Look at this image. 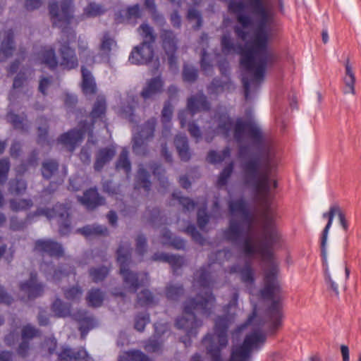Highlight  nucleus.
<instances>
[{"label": "nucleus", "mask_w": 361, "mask_h": 361, "mask_svg": "<svg viewBox=\"0 0 361 361\" xmlns=\"http://www.w3.org/2000/svg\"><path fill=\"white\" fill-rule=\"evenodd\" d=\"M173 114V107L170 102H166L164 104L161 112V122L163 124L162 136L167 138L170 134L171 130V119Z\"/></svg>", "instance_id": "nucleus-30"}, {"label": "nucleus", "mask_w": 361, "mask_h": 361, "mask_svg": "<svg viewBox=\"0 0 361 361\" xmlns=\"http://www.w3.org/2000/svg\"><path fill=\"white\" fill-rule=\"evenodd\" d=\"M164 81L160 76L149 80L141 92V96L145 100L153 99L163 90Z\"/></svg>", "instance_id": "nucleus-18"}, {"label": "nucleus", "mask_w": 361, "mask_h": 361, "mask_svg": "<svg viewBox=\"0 0 361 361\" xmlns=\"http://www.w3.org/2000/svg\"><path fill=\"white\" fill-rule=\"evenodd\" d=\"M116 42L108 34H104L101 40L100 54L91 59V62H108L109 60L110 52L116 47Z\"/></svg>", "instance_id": "nucleus-19"}, {"label": "nucleus", "mask_w": 361, "mask_h": 361, "mask_svg": "<svg viewBox=\"0 0 361 361\" xmlns=\"http://www.w3.org/2000/svg\"><path fill=\"white\" fill-rule=\"evenodd\" d=\"M228 209L231 219L228 227L224 231V238L237 246L244 257H234L229 250H219L209 256V263L201 267L194 274L192 286L200 289L195 298H190L183 305V315L176 320V326L186 333L187 338H181L185 345L189 346L190 338L195 337L198 329L202 326V321L198 319L197 314L209 317L215 306L216 298L211 291L218 288L216 271L225 261L236 259V263L228 267L225 273L238 274L240 280L246 286L255 282L254 270L250 258L258 255L267 266L264 272V287L260 290L263 298L271 300L269 308L270 320L274 328L281 324L282 314L279 298H275L279 290L276 279L279 264L274 257L271 247L278 244L281 238L276 228L271 216L265 214L262 222V242L255 228V216L250 212L247 202L240 196L235 198L231 190H228Z\"/></svg>", "instance_id": "nucleus-1"}, {"label": "nucleus", "mask_w": 361, "mask_h": 361, "mask_svg": "<svg viewBox=\"0 0 361 361\" xmlns=\"http://www.w3.org/2000/svg\"><path fill=\"white\" fill-rule=\"evenodd\" d=\"M131 248L128 243L121 245L117 250V261L120 265V274L127 289L135 292L140 286L149 283V277L146 273L135 274L129 270L131 263Z\"/></svg>", "instance_id": "nucleus-5"}, {"label": "nucleus", "mask_w": 361, "mask_h": 361, "mask_svg": "<svg viewBox=\"0 0 361 361\" xmlns=\"http://www.w3.org/2000/svg\"><path fill=\"white\" fill-rule=\"evenodd\" d=\"M13 49V32L8 30L1 44L0 61H6L12 54Z\"/></svg>", "instance_id": "nucleus-27"}, {"label": "nucleus", "mask_w": 361, "mask_h": 361, "mask_svg": "<svg viewBox=\"0 0 361 361\" xmlns=\"http://www.w3.org/2000/svg\"><path fill=\"white\" fill-rule=\"evenodd\" d=\"M38 331L34 326L27 324L22 329V342L18 349V353L22 356H25L29 348L28 341L37 336Z\"/></svg>", "instance_id": "nucleus-24"}, {"label": "nucleus", "mask_w": 361, "mask_h": 361, "mask_svg": "<svg viewBox=\"0 0 361 361\" xmlns=\"http://www.w3.org/2000/svg\"><path fill=\"white\" fill-rule=\"evenodd\" d=\"M183 77L186 82H193L197 79V70L193 66L186 64L184 66Z\"/></svg>", "instance_id": "nucleus-62"}, {"label": "nucleus", "mask_w": 361, "mask_h": 361, "mask_svg": "<svg viewBox=\"0 0 361 361\" xmlns=\"http://www.w3.org/2000/svg\"><path fill=\"white\" fill-rule=\"evenodd\" d=\"M51 310L53 312L59 317L68 316L71 312L70 305L64 302L59 298H56L52 304Z\"/></svg>", "instance_id": "nucleus-36"}, {"label": "nucleus", "mask_w": 361, "mask_h": 361, "mask_svg": "<svg viewBox=\"0 0 361 361\" xmlns=\"http://www.w3.org/2000/svg\"><path fill=\"white\" fill-rule=\"evenodd\" d=\"M152 260L161 261L169 263L174 272L180 268L184 264V259L178 255H169L164 252H157L152 256Z\"/></svg>", "instance_id": "nucleus-26"}, {"label": "nucleus", "mask_w": 361, "mask_h": 361, "mask_svg": "<svg viewBox=\"0 0 361 361\" xmlns=\"http://www.w3.org/2000/svg\"><path fill=\"white\" fill-rule=\"evenodd\" d=\"M156 123V119L152 118L145 124L133 127L132 149L136 155L145 156L148 153V142L154 136Z\"/></svg>", "instance_id": "nucleus-8"}, {"label": "nucleus", "mask_w": 361, "mask_h": 361, "mask_svg": "<svg viewBox=\"0 0 361 361\" xmlns=\"http://www.w3.org/2000/svg\"><path fill=\"white\" fill-rule=\"evenodd\" d=\"M233 168L234 163L231 162L228 166H226L223 169L217 180V185L219 187H222L226 185L228 178H230L231 173H233Z\"/></svg>", "instance_id": "nucleus-52"}, {"label": "nucleus", "mask_w": 361, "mask_h": 361, "mask_svg": "<svg viewBox=\"0 0 361 361\" xmlns=\"http://www.w3.org/2000/svg\"><path fill=\"white\" fill-rule=\"evenodd\" d=\"M185 231L187 234L190 235L195 242L201 245L204 244V239L203 238L202 235L197 231L194 225H188L185 228Z\"/></svg>", "instance_id": "nucleus-64"}, {"label": "nucleus", "mask_w": 361, "mask_h": 361, "mask_svg": "<svg viewBox=\"0 0 361 361\" xmlns=\"http://www.w3.org/2000/svg\"><path fill=\"white\" fill-rule=\"evenodd\" d=\"M82 295V290L79 286H73L64 290L65 298L68 300H78Z\"/></svg>", "instance_id": "nucleus-60"}, {"label": "nucleus", "mask_w": 361, "mask_h": 361, "mask_svg": "<svg viewBox=\"0 0 361 361\" xmlns=\"http://www.w3.org/2000/svg\"><path fill=\"white\" fill-rule=\"evenodd\" d=\"M109 274V269L106 267L92 268L90 270V275L92 280L97 283L102 281Z\"/></svg>", "instance_id": "nucleus-54"}, {"label": "nucleus", "mask_w": 361, "mask_h": 361, "mask_svg": "<svg viewBox=\"0 0 361 361\" xmlns=\"http://www.w3.org/2000/svg\"><path fill=\"white\" fill-rule=\"evenodd\" d=\"M92 140V133L90 134V137L85 146H84L80 154V159L85 164H89L91 161L92 147L94 145Z\"/></svg>", "instance_id": "nucleus-44"}, {"label": "nucleus", "mask_w": 361, "mask_h": 361, "mask_svg": "<svg viewBox=\"0 0 361 361\" xmlns=\"http://www.w3.org/2000/svg\"><path fill=\"white\" fill-rule=\"evenodd\" d=\"M10 169V162L8 159H1L0 160V183H6L8 177V173Z\"/></svg>", "instance_id": "nucleus-63"}, {"label": "nucleus", "mask_w": 361, "mask_h": 361, "mask_svg": "<svg viewBox=\"0 0 361 361\" xmlns=\"http://www.w3.org/2000/svg\"><path fill=\"white\" fill-rule=\"evenodd\" d=\"M82 83L81 87L82 92L85 95L93 94L96 92L97 85L91 72L84 66L81 68Z\"/></svg>", "instance_id": "nucleus-25"}, {"label": "nucleus", "mask_w": 361, "mask_h": 361, "mask_svg": "<svg viewBox=\"0 0 361 361\" xmlns=\"http://www.w3.org/2000/svg\"><path fill=\"white\" fill-rule=\"evenodd\" d=\"M116 169L123 170L126 173L127 177L131 171V164L128 158V152L126 149H123L119 158L116 162Z\"/></svg>", "instance_id": "nucleus-38"}, {"label": "nucleus", "mask_w": 361, "mask_h": 361, "mask_svg": "<svg viewBox=\"0 0 361 361\" xmlns=\"http://www.w3.org/2000/svg\"><path fill=\"white\" fill-rule=\"evenodd\" d=\"M339 212V207L336 205L331 206L330 207L329 212H325L323 214L322 216L323 218H328V223L326 225L323 232H322V240H321V255L322 258V263L324 267V281L328 287L332 290L336 295H338V284L332 279L329 267V263H328V259H327V249H326V244H327V239H328V234L329 231L331 227L334 217L337 214V212Z\"/></svg>", "instance_id": "nucleus-7"}, {"label": "nucleus", "mask_w": 361, "mask_h": 361, "mask_svg": "<svg viewBox=\"0 0 361 361\" xmlns=\"http://www.w3.org/2000/svg\"><path fill=\"white\" fill-rule=\"evenodd\" d=\"M183 293V286L178 283H170L166 286V296L169 300H176Z\"/></svg>", "instance_id": "nucleus-40"}, {"label": "nucleus", "mask_w": 361, "mask_h": 361, "mask_svg": "<svg viewBox=\"0 0 361 361\" xmlns=\"http://www.w3.org/2000/svg\"><path fill=\"white\" fill-rule=\"evenodd\" d=\"M187 18L190 23H195L192 25L195 29H199L202 26V18L200 13L196 9L190 8L188 11Z\"/></svg>", "instance_id": "nucleus-58"}, {"label": "nucleus", "mask_w": 361, "mask_h": 361, "mask_svg": "<svg viewBox=\"0 0 361 361\" xmlns=\"http://www.w3.org/2000/svg\"><path fill=\"white\" fill-rule=\"evenodd\" d=\"M119 361H150L149 357L140 350L125 352L119 357Z\"/></svg>", "instance_id": "nucleus-41"}, {"label": "nucleus", "mask_w": 361, "mask_h": 361, "mask_svg": "<svg viewBox=\"0 0 361 361\" xmlns=\"http://www.w3.org/2000/svg\"><path fill=\"white\" fill-rule=\"evenodd\" d=\"M32 206V201L31 200L22 199L10 200V207L14 212H19L26 210Z\"/></svg>", "instance_id": "nucleus-49"}, {"label": "nucleus", "mask_w": 361, "mask_h": 361, "mask_svg": "<svg viewBox=\"0 0 361 361\" xmlns=\"http://www.w3.org/2000/svg\"><path fill=\"white\" fill-rule=\"evenodd\" d=\"M19 288L27 300H31L44 294L45 285L38 280L37 273L31 272L27 280L20 283Z\"/></svg>", "instance_id": "nucleus-12"}, {"label": "nucleus", "mask_w": 361, "mask_h": 361, "mask_svg": "<svg viewBox=\"0 0 361 361\" xmlns=\"http://www.w3.org/2000/svg\"><path fill=\"white\" fill-rule=\"evenodd\" d=\"M78 49L80 51V56L81 59H85V62L87 64H92L94 62H91V59H94L92 53L87 49V40L80 37L78 39Z\"/></svg>", "instance_id": "nucleus-43"}, {"label": "nucleus", "mask_w": 361, "mask_h": 361, "mask_svg": "<svg viewBox=\"0 0 361 361\" xmlns=\"http://www.w3.org/2000/svg\"><path fill=\"white\" fill-rule=\"evenodd\" d=\"M233 87L229 79L222 82L219 79H214L211 84L208 86V92L210 94H218L226 90H231Z\"/></svg>", "instance_id": "nucleus-34"}, {"label": "nucleus", "mask_w": 361, "mask_h": 361, "mask_svg": "<svg viewBox=\"0 0 361 361\" xmlns=\"http://www.w3.org/2000/svg\"><path fill=\"white\" fill-rule=\"evenodd\" d=\"M164 49L168 56V61L171 69H176V39L173 32L169 30H163L161 33Z\"/></svg>", "instance_id": "nucleus-14"}, {"label": "nucleus", "mask_w": 361, "mask_h": 361, "mask_svg": "<svg viewBox=\"0 0 361 361\" xmlns=\"http://www.w3.org/2000/svg\"><path fill=\"white\" fill-rule=\"evenodd\" d=\"M40 270L44 274L47 280L53 281H57L73 272V269L70 266L66 265L56 269L52 262L47 261L41 263Z\"/></svg>", "instance_id": "nucleus-16"}, {"label": "nucleus", "mask_w": 361, "mask_h": 361, "mask_svg": "<svg viewBox=\"0 0 361 361\" xmlns=\"http://www.w3.org/2000/svg\"><path fill=\"white\" fill-rule=\"evenodd\" d=\"M106 109V101L104 95H98L93 105L90 116L92 120L102 119Z\"/></svg>", "instance_id": "nucleus-32"}, {"label": "nucleus", "mask_w": 361, "mask_h": 361, "mask_svg": "<svg viewBox=\"0 0 361 361\" xmlns=\"http://www.w3.org/2000/svg\"><path fill=\"white\" fill-rule=\"evenodd\" d=\"M343 81L345 83V88L343 90L344 94L351 93L354 94L355 77L348 61L345 63V75L343 78Z\"/></svg>", "instance_id": "nucleus-35"}, {"label": "nucleus", "mask_w": 361, "mask_h": 361, "mask_svg": "<svg viewBox=\"0 0 361 361\" xmlns=\"http://www.w3.org/2000/svg\"><path fill=\"white\" fill-rule=\"evenodd\" d=\"M175 145L181 160L188 161L191 153L188 147V138L185 135L178 134L175 137Z\"/></svg>", "instance_id": "nucleus-28"}, {"label": "nucleus", "mask_w": 361, "mask_h": 361, "mask_svg": "<svg viewBox=\"0 0 361 361\" xmlns=\"http://www.w3.org/2000/svg\"><path fill=\"white\" fill-rule=\"evenodd\" d=\"M204 139L212 141L217 135L228 137L231 133L238 145L244 185L255 195L266 198L271 189L278 187L273 177L278 167V159L272 142L259 124L252 117L238 118L235 122L226 107L219 106L214 118L204 126Z\"/></svg>", "instance_id": "nucleus-2"}, {"label": "nucleus", "mask_w": 361, "mask_h": 361, "mask_svg": "<svg viewBox=\"0 0 361 361\" xmlns=\"http://www.w3.org/2000/svg\"><path fill=\"white\" fill-rule=\"evenodd\" d=\"M106 9L100 4L95 3L89 4L84 9V16L86 17H95L103 14Z\"/></svg>", "instance_id": "nucleus-51"}, {"label": "nucleus", "mask_w": 361, "mask_h": 361, "mask_svg": "<svg viewBox=\"0 0 361 361\" xmlns=\"http://www.w3.org/2000/svg\"><path fill=\"white\" fill-rule=\"evenodd\" d=\"M114 99L117 106H114L116 113L129 121L135 122V109L137 106V101L133 94H126L124 97L119 92L114 94Z\"/></svg>", "instance_id": "nucleus-10"}, {"label": "nucleus", "mask_w": 361, "mask_h": 361, "mask_svg": "<svg viewBox=\"0 0 361 361\" xmlns=\"http://www.w3.org/2000/svg\"><path fill=\"white\" fill-rule=\"evenodd\" d=\"M138 32L143 37V42H147L153 44L155 40V35L154 34V30L152 27L147 23H143L140 26Z\"/></svg>", "instance_id": "nucleus-47"}, {"label": "nucleus", "mask_w": 361, "mask_h": 361, "mask_svg": "<svg viewBox=\"0 0 361 361\" xmlns=\"http://www.w3.org/2000/svg\"><path fill=\"white\" fill-rule=\"evenodd\" d=\"M35 250L50 257H59L63 254L61 245L51 239H39L35 242Z\"/></svg>", "instance_id": "nucleus-15"}, {"label": "nucleus", "mask_w": 361, "mask_h": 361, "mask_svg": "<svg viewBox=\"0 0 361 361\" xmlns=\"http://www.w3.org/2000/svg\"><path fill=\"white\" fill-rule=\"evenodd\" d=\"M78 200L88 209H92L104 203V200L99 195L96 188L86 190L82 197H78Z\"/></svg>", "instance_id": "nucleus-21"}, {"label": "nucleus", "mask_w": 361, "mask_h": 361, "mask_svg": "<svg viewBox=\"0 0 361 361\" xmlns=\"http://www.w3.org/2000/svg\"><path fill=\"white\" fill-rule=\"evenodd\" d=\"M207 202L204 199L201 205L198 207L197 211V224L201 229H204L209 221V216L206 213Z\"/></svg>", "instance_id": "nucleus-50"}, {"label": "nucleus", "mask_w": 361, "mask_h": 361, "mask_svg": "<svg viewBox=\"0 0 361 361\" xmlns=\"http://www.w3.org/2000/svg\"><path fill=\"white\" fill-rule=\"evenodd\" d=\"M58 166L59 164L56 161L47 160L44 161L42 168V173L44 178H50L58 170Z\"/></svg>", "instance_id": "nucleus-48"}, {"label": "nucleus", "mask_w": 361, "mask_h": 361, "mask_svg": "<svg viewBox=\"0 0 361 361\" xmlns=\"http://www.w3.org/2000/svg\"><path fill=\"white\" fill-rule=\"evenodd\" d=\"M173 197L174 199H176L178 200L179 203L183 206V207L187 210L190 211L193 210L198 203H195L194 201L190 200L188 197H182L180 195V192H174L173 193Z\"/></svg>", "instance_id": "nucleus-56"}, {"label": "nucleus", "mask_w": 361, "mask_h": 361, "mask_svg": "<svg viewBox=\"0 0 361 361\" xmlns=\"http://www.w3.org/2000/svg\"><path fill=\"white\" fill-rule=\"evenodd\" d=\"M161 243L164 245H171L177 250L183 249L185 247V241L178 237H173L171 233L164 229L161 231Z\"/></svg>", "instance_id": "nucleus-31"}, {"label": "nucleus", "mask_w": 361, "mask_h": 361, "mask_svg": "<svg viewBox=\"0 0 361 361\" xmlns=\"http://www.w3.org/2000/svg\"><path fill=\"white\" fill-rule=\"evenodd\" d=\"M149 176V173L146 171L144 166L142 164H140L135 178V188L136 190L142 188L144 191L147 193L151 187Z\"/></svg>", "instance_id": "nucleus-29"}, {"label": "nucleus", "mask_w": 361, "mask_h": 361, "mask_svg": "<svg viewBox=\"0 0 361 361\" xmlns=\"http://www.w3.org/2000/svg\"><path fill=\"white\" fill-rule=\"evenodd\" d=\"M231 149L229 147H226L222 152H216L214 150L210 151L207 155V160L212 164L220 163L225 159L230 157Z\"/></svg>", "instance_id": "nucleus-42"}, {"label": "nucleus", "mask_w": 361, "mask_h": 361, "mask_svg": "<svg viewBox=\"0 0 361 361\" xmlns=\"http://www.w3.org/2000/svg\"><path fill=\"white\" fill-rule=\"evenodd\" d=\"M153 54V44L142 42L133 49L129 56V61L135 65L147 63L152 59Z\"/></svg>", "instance_id": "nucleus-13"}, {"label": "nucleus", "mask_w": 361, "mask_h": 361, "mask_svg": "<svg viewBox=\"0 0 361 361\" xmlns=\"http://www.w3.org/2000/svg\"><path fill=\"white\" fill-rule=\"evenodd\" d=\"M73 6L71 0H63L60 9L56 2L49 4V13L53 25L62 29V39L59 41L60 61L56 58L55 49L49 45L42 49L39 59L51 70L55 69L58 65L66 70L73 69L78 66L75 51L69 46L71 39L75 37V32L68 27L73 18Z\"/></svg>", "instance_id": "nucleus-4"}, {"label": "nucleus", "mask_w": 361, "mask_h": 361, "mask_svg": "<svg viewBox=\"0 0 361 361\" xmlns=\"http://www.w3.org/2000/svg\"><path fill=\"white\" fill-rule=\"evenodd\" d=\"M75 319L79 322V329L81 332V337L84 338L88 331L94 328L97 323L94 318L85 310H79L73 315Z\"/></svg>", "instance_id": "nucleus-20"}, {"label": "nucleus", "mask_w": 361, "mask_h": 361, "mask_svg": "<svg viewBox=\"0 0 361 361\" xmlns=\"http://www.w3.org/2000/svg\"><path fill=\"white\" fill-rule=\"evenodd\" d=\"M39 121L43 123L42 126H39L38 127V143L40 145H43L44 142H47L48 145H50V142L47 140V119L44 118H40Z\"/></svg>", "instance_id": "nucleus-61"}, {"label": "nucleus", "mask_w": 361, "mask_h": 361, "mask_svg": "<svg viewBox=\"0 0 361 361\" xmlns=\"http://www.w3.org/2000/svg\"><path fill=\"white\" fill-rule=\"evenodd\" d=\"M59 361H89V355L84 349L79 350L77 352L73 351L68 347H63L59 353Z\"/></svg>", "instance_id": "nucleus-23"}, {"label": "nucleus", "mask_w": 361, "mask_h": 361, "mask_svg": "<svg viewBox=\"0 0 361 361\" xmlns=\"http://www.w3.org/2000/svg\"><path fill=\"white\" fill-rule=\"evenodd\" d=\"M208 42V36L206 34H203L200 37V44L202 46V56H201V68L206 75L212 73V65L210 63L209 56L205 50L204 44H207Z\"/></svg>", "instance_id": "nucleus-33"}, {"label": "nucleus", "mask_w": 361, "mask_h": 361, "mask_svg": "<svg viewBox=\"0 0 361 361\" xmlns=\"http://www.w3.org/2000/svg\"><path fill=\"white\" fill-rule=\"evenodd\" d=\"M149 321L148 313L142 312L137 314L135 319V329L138 331H142Z\"/></svg>", "instance_id": "nucleus-57"}, {"label": "nucleus", "mask_w": 361, "mask_h": 361, "mask_svg": "<svg viewBox=\"0 0 361 361\" xmlns=\"http://www.w3.org/2000/svg\"><path fill=\"white\" fill-rule=\"evenodd\" d=\"M104 295L99 289H92L89 291L87 300L90 306L97 307L102 305Z\"/></svg>", "instance_id": "nucleus-39"}, {"label": "nucleus", "mask_w": 361, "mask_h": 361, "mask_svg": "<svg viewBox=\"0 0 361 361\" xmlns=\"http://www.w3.org/2000/svg\"><path fill=\"white\" fill-rule=\"evenodd\" d=\"M85 131L86 129L85 127L81 129L71 130L62 135L58 141L67 147L69 151L73 152L76 146L82 141Z\"/></svg>", "instance_id": "nucleus-17"}, {"label": "nucleus", "mask_w": 361, "mask_h": 361, "mask_svg": "<svg viewBox=\"0 0 361 361\" xmlns=\"http://www.w3.org/2000/svg\"><path fill=\"white\" fill-rule=\"evenodd\" d=\"M7 118L8 121L13 124L15 128L21 129L23 130H27V128L25 127V123L24 122V116H20L11 111L8 114Z\"/></svg>", "instance_id": "nucleus-55"}, {"label": "nucleus", "mask_w": 361, "mask_h": 361, "mask_svg": "<svg viewBox=\"0 0 361 361\" xmlns=\"http://www.w3.org/2000/svg\"><path fill=\"white\" fill-rule=\"evenodd\" d=\"M27 189V183L23 179H14L9 181L8 190L10 193L14 195H20L25 192Z\"/></svg>", "instance_id": "nucleus-46"}, {"label": "nucleus", "mask_w": 361, "mask_h": 361, "mask_svg": "<svg viewBox=\"0 0 361 361\" xmlns=\"http://www.w3.org/2000/svg\"><path fill=\"white\" fill-rule=\"evenodd\" d=\"M157 302V298L147 289L142 290L137 295V304L142 307H150Z\"/></svg>", "instance_id": "nucleus-37"}, {"label": "nucleus", "mask_w": 361, "mask_h": 361, "mask_svg": "<svg viewBox=\"0 0 361 361\" xmlns=\"http://www.w3.org/2000/svg\"><path fill=\"white\" fill-rule=\"evenodd\" d=\"M44 215L47 219L59 217V232L61 235H66L71 231V224L68 219V207L63 204H56L51 210L38 209L33 214H29L27 216L26 221L19 220L17 217L11 219L10 227L13 231L23 229L27 223H31L35 216Z\"/></svg>", "instance_id": "nucleus-6"}, {"label": "nucleus", "mask_w": 361, "mask_h": 361, "mask_svg": "<svg viewBox=\"0 0 361 361\" xmlns=\"http://www.w3.org/2000/svg\"><path fill=\"white\" fill-rule=\"evenodd\" d=\"M116 154V148L114 146L104 147L98 151L96 154V160L94 164L95 171H100L109 163Z\"/></svg>", "instance_id": "nucleus-22"}, {"label": "nucleus", "mask_w": 361, "mask_h": 361, "mask_svg": "<svg viewBox=\"0 0 361 361\" xmlns=\"http://www.w3.org/2000/svg\"><path fill=\"white\" fill-rule=\"evenodd\" d=\"M154 327V336L146 342L145 348L148 352L156 353L161 350L164 341L171 334V331L167 322H157Z\"/></svg>", "instance_id": "nucleus-11"}, {"label": "nucleus", "mask_w": 361, "mask_h": 361, "mask_svg": "<svg viewBox=\"0 0 361 361\" xmlns=\"http://www.w3.org/2000/svg\"><path fill=\"white\" fill-rule=\"evenodd\" d=\"M150 169L153 171L154 175L157 177L161 187L165 190L168 186V180L167 178L162 176V173L164 172L163 168L160 165L154 164L150 166Z\"/></svg>", "instance_id": "nucleus-59"}, {"label": "nucleus", "mask_w": 361, "mask_h": 361, "mask_svg": "<svg viewBox=\"0 0 361 361\" xmlns=\"http://www.w3.org/2000/svg\"><path fill=\"white\" fill-rule=\"evenodd\" d=\"M238 299V294L235 293L225 307L226 315L216 319L214 334H208L203 338L202 343L212 361H222L221 350L227 345V329L234 320L235 313L233 310L237 307ZM262 326L263 324L257 319L254 312L245 324L236 329L233 334V339L243 330H246L247 333L241 345H233L230 361H247L253 351L262 347L266 340Z\"/></svg>", "instance_id": "nucleus-3"}, {"label": "nucleus", "mask_w": 361, "mask_h": 361, "mask_svg": "<svg viewBox=\"0 0 361 361\" xmlns=\"http://www.w3.org/2000/svg\"><path fill=\"white\" fill-rule=\"evenodd\" d=\"M146 8L152 13L153 19L159 24L161 25L164 23L162 15L159 14L157 11L156 4L154 0H144Z\"/></svg>", "instance_id": "nucleus-53"}, {"label": "nucleus", "mask_w": 361, "mask_h": 361, "mask_svg": "<svg viewBox=\"0 0 361 361\" xmlns=\"http://www.w3.org/2000/svg\"><path fill=\"white\" fill-rule=\"evenodd\" d=\"M209 107L210 104L206 95L202 92H199L189 97L188 99L187 109L183 110L178 114L181 127L183 128L187 123L188 117L193 116L194 114L199 111H207ZM207 114V112H204L203 116H206Z\"/></svg>", "instance_id": "nucleus-9"}, {"label": "nucleus", "mask_w": 361, "mask_h": 361, "mask_svg": "<svg viewBox=\"0 0 361 361\" xmlns=\"http://www.w3.org/2000/svg\"><path fill=\"white\" fill-rule=\"evenodd\" d=\"M85 236L104 235L107 232L105 226L101 225H88L78 230Z\"/></svg>", "instance_id": "nucleus-45"}]
</instances>
